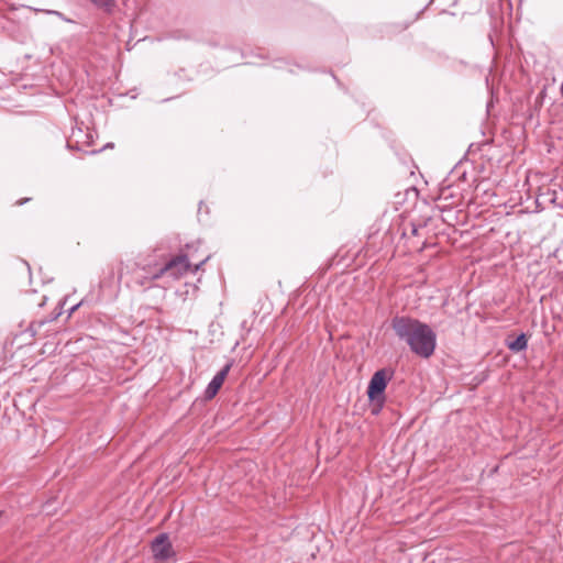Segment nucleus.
Returning <instances> with one entry per match:
<instances>
[{
	"label": "nucleus",
	"mask_w": 563,
	"mask_h": 563,
	"mask_svg": "<svg viewBox=\"0 0 563 563\" xmlns=\"http://www.w3.org/2000/svg\"><path fill=\"white\" fill-rule=\"evenodd\" d=\"M391 328L400 341L406 342L410 351L422 358L433 355L437 347V334L427 323L418 319L396 316Z\"/></svg>",
	"instance_id": "f257e3e1"
},
{
	"label": "nucleus",
	"mask_w": 563,
	"mask_h": 563,
	"mask_svg": "<svg viewBox=\"0 0 563 563\" xmlns=\"http://www.w3.org/2000/svg\"><path fill=\"white\" fill-rule=\"evenodd\" d=\"M393 375L394 372L390 368H382L373 374L367 386V396L372 401L384 399V391Z\"/></svg>",
	"instance_id": "f03ea898"
},
{
	"label": "nucleus",
	"mask_w": 563,
	"mask_h": 563,
	"mask_svg": "<svg viewBox=\"0 0 563 563\" xmlns=\"http://www.w3.org/2000/svg\"><path fill=\"white\" fill-rule=\"evenodd\" d=\"M191 266L192 264L189 262L188 256L186 254H180L172 258L163 267L153 273L152 279H158L165 273H169L174 278H179L180 276L185 275L191 268Z\"/></svg>",
	"instance_id": "7ed1b4c3"
},
{
	"label": "nucleus",
	"mask_w": 563,
	"mask_h": 563,
	"mask_svg": "<svg viewBox=\"0 0 563 563\" xmlns=\"http://www.w3.org/2000/svg\"><path fill=\"white\" fill-rule=\"evenodd\" d=\"M155 560L165 562L175 556V551L166 533L158 534L151 544Z\"/></svg>",
	"instance_id": "20e7f679"
},
{
	"label": "nucleus",
	"mask_w": 563,
	"mask_h": 563,
	"mask_svg": "<svg viewBox=\"0 0 563 563\" xmlns=\"http://www.w3.org/2000/svg\"><path fill=\"white\" fill-rule=\"evenodd\" d=\"M232 363H228L220 372H218L211 382L208 384L206 390H205V398L206 399H212L221 388L227 375L229 374L231 369Z\"/></svg>",
	"instance_id": "39448f33"
},
{
	"label": "nucleus",
	"mask_w": 563,
	"mask_h": 563,
	"mask_svg": "<svg viewBox=\"0 0 563 563\" xmlns=\"http://www.w3.org/2000/svg\"><path fill=\"white\" fill-rule=\"evenodd\" d=\"M507 346L512 352H516V353L521 352V351L526 350L528 346V338L525 333H521L515 340L509 341L507 343Z\"/></svg>",
	"instance_id": "423d86ee"
},
{
	"label": "nucleus",
	"mask_w": 563,
	"mask_h": 563,
	"mask_svg": "<svg viewBox=\"0 0 563 563\" xmlns=\"http://www.w3.org/2000/svg\"><path fill=\"white\" fill-rule=\"evenodd\" d=\"M152 275H143V274H140L139 272H134V277H133V283L136 285V286H140V287H150V284L151 282H153L154 279H152Z\"/></svg>",
	"instance_id": "0eeeda50"
},
{
	"label": "nucleus",
	"mask_w": 563,
	"mask_h": 563,
	"mask_svg": "<svg viewBox=\"0 0 563 563\" xmlns=\"http://www.w3.org/2000/svg\"><path fill=\"white\" fill-rule=\"evenodd\" d=\"M35 12H44V13H47V14H53V15H56L60 19H64L63 18V13H60L59 11H55V10H41V9H34Z\"/></svg>",
	"instance_id": "6e6552de"
},
{
	"label": "nucleus",
	"mask_w": 563,
	"mask_h": 563,
	"mask_svg": "<svg viewBox=\"0 0 563 563\" xmlns=\"http://www.w3.org/2000/svg\"><path fill=\"white\" fill-rule=\"evenodd\" d=\"M208 260H209V256H206L199 263L195 264L194 265V272H197Z\"/></svg>",
	"instance_id": "1a4fd4ad"
},
{
	"label": "nucleus",
	"mask_w": 563,
	"mask_h": 563,
	"mask_svg": "<svg viewBox=\"0 0 563 563\" xmlns=\"http://www.w3.org/2000/svg\"><path fill=\"white\" fill-rule=\"evenodd\" d=\"M418 231H419V228L415 224L411 225V234L412 235H418Z\"/></svg>",
	"instance_id": "9d476101"
},
{
	"label": "nucleus",
	"mask_w": 563,
	"mask_h": 563,
	"mask_svg": "<svg viewBox=\"0 0 563 563\" xmlns=\"http://www.w3.org/2000/svg\"><path fill=\"white\" fill-rule=\"evenodd\" d=\"M29 200H30L29 198L21 199V200H19L16 203L21 206V205H23V203L27 202Z\"/></svg>",
	"instance_id": "9b49d317"
},
{
	"label": "nucleus",
	"mask_w": 563,
	"mask_h": 563,
	"mask_svg": "<svg viewBox=\"0 0 563 563\" xmlns=\"http://www.w3.org/2000/svg\"><path fill=\"white\" fill-rule=\"evenodd\" d=\"M122 277H123V272H122V268H121L120 272H119L118 280L121 282Z\"/></svg>",
	"instance_id": "f8f14e48"
},
{
	"label": "nucleus",
	"mask_w": 563,
	"mask_h": 563,
	"mask_svg": "<svg viewBox=\"0 0 563 563\" xmlns=\"http://www.w3.org/2000/svg\"><path fill=\"white\" fill-rule=\"evenodd\" d=\"M79 305H76L71 308L70 312H74L77 308H78Z\"/></svg>",
	"instance_id": "ddd939ff"
},
{
	"label": "nucleus",
	"mask_w": 563,
	"mask_h": 563,
	"mask_svg": "<svg viewBox=\"0 0 563 563\" xmlns=\"http://www.w3.org/2000/svg\"><path fill=\"white\" fill-rule=\"evenodd\" d=\"M113 146L112 143L107 144L104 147L111 148Z\"/></svg>",
	"instance_id": "4468645a"
}]
</instances>
